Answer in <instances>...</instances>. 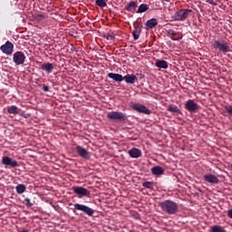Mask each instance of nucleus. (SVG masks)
Wrapping results in <instances>:
<instances>
[{
    "instance_id": "1",
    "label": "nucleus",
    "mask_w": 232,
    "mask_h": 232,
    "mask_svg": "<svg viewBox=\"0 0 232 232\" xmlns=\"http://www.w3.org/2000/svg\"><path fill=\"white\" fill-rule=\"evenodd\" d=\"M211 46L214 50H217L218 53H224V55L232 52L231 44L226 40H214L211 43Z\"/></svg>"
},
{
    "instance_id": "2",
    "label": "nucleus",
    "mask_w": 232,
    "mask_h": 232,
    "mask_svg": "<svg viewBox=\"0 0 232 232\" xmlns=\"http://www.w3.org/2000/svg\"><path fill=\"white\" fill-rule=\"evenodd\" d=\"M160 208L167 215H177L179 213V204L173 200L167 199L160 203Z\"/></svg>"
},
{
    "instance_id": "3",
    "label": "nucleus",
    "mask_w": 232,
    "mask_h": 232,
    "mask_svg": "<svg viewBox=\"0 0 232 232\" xmlns=\"http://www.w3.org/2000/svg\"><path fill=\"white\" fill-rule=\"evenodd\" d=\"M107 119L116 122H126V121H128V115L121 111H112L107 113Z\"/></svg>"
},
{
    "instance_id": "4",
    "label": "nucleus",
    "mask_w": 232,
    "mask_h": 232,
    "mask_svg": "<svg viewBox=\"0 0 232 232\" xmlns=\"http://www.w3.org/2000/svg\"><path fill=\"white\" fill-rule=\"evenodd\" d=\"M73 213L76 211H82V213H84V215H87V217H93V214L95 213V210L86 205L76 203L73 205Z\"/></svg>"
},
{
    "instance_id": "5",
    "label": "nucleus",
    "mask_w": 232,
    "mask_h": 232,
    "mask_svg": "<svg viewBox=\"0 0 232 232\" xmlns=\"http://www.w3.org/2000/svg\"><path fill=\"white\" fill-rule=\"evenodd\" d=\"M189 14H191V9H180L174 14L172 19L173 21H186Z\"/></svg>"
},
{
    "instance_id": "6",
    "label": "nucleus",
    "mask_w": 232,
    "mask_h": 232,
    "mask_svg": "<svg viewBox=\"0 0 232 232\" xmlns=\"http://www.w3.org/2000/svg\"><path fill=\"white\" fill-rule=\"evenodd\" d=\"M13 61L16 66H21V64H24V61H26V55H24V53L17 51L13 55Z\"/></svg>"
},
{
    "instance_id": "7",
    "label": "nucleus",
    "mask_w": 232,
    "mask_h": 232,
    "mask_svg": "<svg viewBox=\"0 0 232 232\" xmlns=\"http://www.w3.org/2000/svg\"><path fill=\"white\" fill-rule=\"evenodd\" d=\"M185 109L187 111H189V113H197L198 111L199 106L193 100H188L185 103Z\"/></svg>"
},
{
    "instance_id": "8",
    "label": "nucleus",
    "mask_w": 232,
    "mask_h": 232,
    "mask_svg": "<svg viewBox=\"0 0 232 232\" xmlns=\"http://www.w3.org/2000/svg\"><path fill=\"white\" fill-rule=\"evenodd\" d=\"M132 109L138 113H144V115H151V111L145 105L140 103H132Z\"/></svg>"
},
{
    "instance_id": "9",
    "label": "nucleus",
    "mask_w": 232,
    "mask_h": 232,
    "mask_svg": "<svg viewBox=\"0 0 232 232\" xmlns=\"http://www.w3.org/2000/svg\"><path fill=\"white\" fill-rule=\"evenodd\" d=\"M0 50L6 55H12V53H14V44H12L10 41H7L5 44L0 46Z\"/></svg>"
},
{
    "instance_id": "10",
    "label": "nucleus",
    "mask_w": 232,
    "mask_h": 232,
    "mask_svg": "<svg viewBox=\"0 0 232 232\" xmlns=\"http://www.w3.org/2000/svg\"><path fill=\"white\" fill-rule=\"evenodd\" d=\"M2 164H4V166H11V168H17V166H19V162H17V160H13L8 156H4L2 158Z\"/></svg>"
},
{
    "instance_id": "11",
    "label": "nucleus",
    "mask_w": 232,
    "mask_h": 232,
    "mask_svg": "<svg viewBox=\"0 0 232 232\" xmlns=\"http://www.w3.org/2000/svg\"><path fill=\"white\" fill-rule=\"evenodd\" d=\"M76 152L78 153L79 157L84 159L85 160H90V152L86 150V149L82 148L80 145L76 146Z\"/></svg>"
},
{
    "instance_id": "12",
    "label": "nucleus",
    "mask_w": 232,
    "mask_h": 232,
    "mask_svg": "<svg viewBox=\"0 0 232 232\" xmlns=\"http://www.w3.org/2000/svg\"><path fill=\"white\" fill-rule=\"evenodd\" d=\"M72 191L75 195H80L81 197H88L90 195V190L84 188L83 187H72Z\"/></svg>"
},
{
    "instance_id": "13",
    "label": "nucleus",
    "mask_w": 232,
    "mask_h": 232,
    "mask_svg": "<svg viewBox=\"0 0 232 232\" xmlns=\"http://www.w3.org/2000/svg\"><path fill=\"white\" fill-rule=\"evenodd\" d=\"M205 182H208V184H218L220 179L213 174H207L203 176Z\"/></svg>"
},
{
    "instance_id": "14",
    "label": "nucleus",
    "mask_w": 232,
    "mask_h": 232,
    "mask_svg": "<svg viewBox=\"0 0 232 232\" xmlns=\"http://www.w3.org/2000/svg\"><path fill=\"white\" fill-rule=\"evenodd\" d=\"M167 35L169 37L172 41H180L182 39V36L177 32H175L172 29L167 30Z\"/></svg>"
},
{
    "instance_id": "15",
    "label": "nucleus",
    "mask_w": 232,
    "mask_h": 232,
    "mask_svg": "<svg viewBox=\"0 0 232 232\" xmlns=\"http://www.w3.org/2000/svg\"><path fill=\"white\" fill-rule=\"evenodd\" d=\"M107 77H109V79H112V81H115L116 82H122V81H124V76L115 72H109Z\"/></svg>"
},
{
    "instance_id": "16",
    "label": "nucleus",
    "mask_w": 232,
    "mask_h": 232,
    "mask_svg": "<svg viewBox=\"0 0 232 232\" xmlns=\"http://www.w3.org/2000/svg\"><path fill=\"white\" fill-rule=\"evenodd\" d=\"M123 81H125L127 84H135V82H139V78L133 74H127L123 76Z\"/></svg>"
},
{
    "instance_id": "17",
    "label": "nucleus",
    "mask_w": 232,
    "mask_h": 232,
    "mask_svg": "<svg viewBox=\"0 0 232 232\" xmlns=\"http://www.w3.org/2000/svg\"><path fill=\"white\" fill-rule=\"evenodd\" d=\"M129 155L130 159H139L140 157H142V151L137 148H133L129 150Z\"/></svg>"
},
{
    "instance_id": "18",
    "label": "nucleus",
    "mask_w": 232,
    "mask_h": 232,
    "mask_svg": "<svg viewBox=\"0 0 232 232\" xmlns=\"http://www.w3.org/2000/svg\"><path fill=\"white\" fill-rule=\"evenodd\" d=\"M41 70L47 73H52V72H53V63H45L41 65Z\"/></svg>"
},
{
    "instance_id": "19",
    "label": "nucleus",
    "mask_w": 232,
    "mask_h": 232,
    "mask_svg": "<svg viewBox=\"0 0 232 232\" xmlns=\"http://www.w3.org/2000/svg\"><path fill=\"white\" fill-rule=\"evenodd\" d=\"M6 111L10 115H17L19 111H21V109H18V107L15 105H12V106H7Z\"/></svg>"
},
{
    "instance_id": "20",
    "label": "nucleus",
    "mask_w": 232,
    "mask_h": 232,
    "mask_svg": "<svg viewBox=\"0 0 232 232\" xmlns=\"http://www.w3.org/2000/svg\"><path fill=\"white\" fill-rule=\"evenodd\" d=\"M124 10H126L127 12H135V10H137V2L130 1L129 4H127Z\"/></svg>"
},
{
    "instance_id": "21",
    "label": "nucleus",
    "mask_w": 232,
    "mask_h": 232,
    "mask_svg": "<svg viewBox=\"0 0 232 232\" xmlns=\"http://www.w3.org/2000/svg\"><path fill=\"white\" fill-rule=\"evenodd\" d=\"M157 24H159V22L156 18L150 19L145 24V25L147 26V30H151V28H155Z\"/></svg>"
},
{
    "instance_id": "22",
    "label": "nucleus",
    "mask_w": 232,
    "mask_h": 232,
    "mask_svg": "<svg viewBox=\"0 0 232 232\" xmlns=\"http://www.w3.org/2000/svg\"><path fill=\"white\" fill-rule=\"evenodd\" d=\"M167 111L170 113H174V115H179L181 113L180 109L177 107V105L170 104L167 107Z\"/></svg>"
},
{
    "instance_id": "23",
    "label": "nucleus",
    "mask_w": 232,
    "mask_h": 232,
    "mask_svg": "<svg viewBox=\"0 0 232 232\" xmlns=\"http://www.w3.org/2000/svg\"><path fill=\"white\" fill-rule=\"evenodd\" d=\"M152 175H164V169L160 166H155L151 169Z\"/></svg>"
},
{
    "instance_id": "24",
    "label": "nucleus",
    "mask_w": 232,
    "mask_h": 232,
    "mask_svg": "<svg viewBox=\"0 0 232 232\" xmlns=\"http://www.w3.org/2000/svg\"><path fill=\"white\" fill-rule=\"evenodd\" d=\"M155 66H157V68H162L163 70H168V62L164 61V60H158L155 63Z\"/></svg>"
},
{
    "instance_id": "25",
    "label": "nucleus",
    "mask_w": 232,
    "mask_h": 232,
    "mask_svg": "<svg viewBox=\"0 0 232 232\" xmlns=\"http://www.w3.org/2000/svg\"><path fill=\"white\" fill-rule=\"evenodd\" d=\"M148 10H150V6H148L147 4H141L136 11V14H144V12H148Z\"/></svg>"
},
{
    "instance_id": "26",
    "label": "nucleus",
    "mask_w": 232,
    "mask_h": 232,
    "mask_svg": "<svg viewBox=\"0 0 232 232\" xmlns=\"http://www.w3.org/2000/svg\"><path fill=\"white\" fill-rule=\"evenodd\" d=\"M15 190H16V193H18V195H23V193L26 191V186L24 184H18L15 187Z\"/></svg>"
},
{
    "instance_id": "27",
    "label": "nucleus",
    "mask_w": 232,
    "mask_h": 232,
    "mask_svg": "<svg viewBox=\"0 0 232 232\" xmlns=\"http://www.w3.org/2000/svg\"><path fill=\"white\" fill-rule=\"evenodd\" d=\"M140 32H142V29L140 28H135V30L132 32L134 41H137L139 37H140Z\"/></svg>"
},
{
    "instance_id": "28",
    "label": "nucleus",
    "mask_w": 232,
    "mask_h": 232,
    "mask_svg": "<svg viewBox=\"0 0 232 232\" xmlns=\"http://www.w3.org/2000/svg\"><path fill=\"white\" fill-rule=\"evenodd\" d=\"M104 38L108 41H115V33L110 31L107 34L104 35Z\"/></svg>"
},
{
    "instance_id": "29",
    "label": "nucleus",
    "mask_w": 232,
    "mask_h": 232,
    "mask_svg": "<svg viewBox=\"0 0 232 232\" xmlns=\"http://www.w3.org/2000/svg\"><path fill=\"white\" fill-rule=\"evenodd\" d=\"M95 3L100 8H106V6H108L106 0H96Z\"/></svg>"
},
{
    "instance_id": "30",
    "label": "nucleus",
    "mask_w": 232,
    "mask_h": 232,
    "mask_svg": "<svg viewBox=\"0 0 232 232\" xmlns=\"http://www.w3.org/2000/svg\"><path fill=\"white\" fill-rule=\"evenodd\" d=\"M211 232H226V229L220 226L215 225L211 227Z\"/></svg>"
},
{
    "instance_id": "31",
    "label": "nucleus",
    "mask_w": 232,
    "mask_h": 232,
    "mask_svg": "<svg viewBox=\"0 0 232 232\" xmlns=\"http://www.w3.org/2000/svg\"><path fill=\"white\" fill-rule=\"evenodd\" d=\"M143 188H146L147 189H153V183L150 181H145L142 183Z\"/></svg>"
},
{
    "instance_id": "32",
    "label": "nucleus",
    "mask_w": 232,
    "mask_h": 232,
    "mask_svg": "<svg viewBox=\"0 0 232 232\" xmlns=\"http://www.w3.org/2000/svg\"><path fill=\"white\" fill-rule=\"evenodd\" d=\"M24 204H25L27 208H32V206H34V203H32V201L28 198L24 199Z\"/></svg>"
},
{
    "instance_id": "33",
    "label": "nucleus",
    "mask_w": 232,
    "mask_h": 232,
    "mask_svg": "<svg viewBox=\"0 0 232 232\" xmlns=\"http://www.w3.org/2000/svg\"><path fill=\"white\" fill-rule=\"evenodd\" d=\"M43 90H44V92H50V87H48V85H44V86H43Z\"/></svg>"
},
{
    "instance_id": "34",
    "label": "nucleus",
    "mask_w": 232,
    "mask_h": 232,
    "mask_svg": "<svg viewBox=\"0 0 232 232\" xmlns=\"http://www.w3.org/2000/svg\"><path fill=\"white\" fill-rule=\"evenodd\" d=\"M227 217L232 219V208L227 211Z\"/></svg>"
},
{
    "instance_id": "35",
    "label": "nucleus",
    "mask_w": 232,
    "mask_h": 232,
    "mask_svg": "<svg viewBox=\"0 0 232 232\" xmlns=\"http://www.w3.org/2000/svg\"><path fill=\"white\" fill-rule=\"evenodd\" d=\"M209 5H212L213 6H217V2L210 0Z\"/></svg>"
},
{
    "instance_id": "36",
    "label": "nucleus",
    "mask_w": 232,
    "mask_h": 232,
    "mask_svg": "<svg viewBox=\"0 0 232 232\" xmlns=\"http://www.w3.org/2000/svg\"><path fill=\"white\" fill-rule=\"evenodd\" d=\"M138 75L140 76V79H144V74L140 73V74H138Z\"/></svg>"
},
{
    "instance_id": "37",
    "label": "nucleus",
    "mask_w": 232,
    "mask_h": 232,
    "mask_svg": "<svg viewBox=\"0 0 232 232\" xmlns=\"http://www.w3.org/2000/svg\"><path fill=\"white\" fill-rule=\"evenodd\" d=\"M206 3H211V0H206Z\"/></svg>"
},
{
    "instance_id": "38",
    "label": "nucleus",
    "mask_w": 232,
    "mask_h": 232,
    "mask_svg": "<svg viewBox=\"0 0 232 232\" xmlns=\"http://www.w3.org/2000/svg\"><path fill=\"white\" fill-rule=\"evenodd\" d=\"M230 169H231V171H232V164H230Z\"/></svg>"
}]
</instances>
